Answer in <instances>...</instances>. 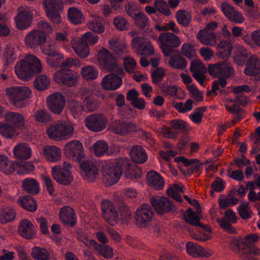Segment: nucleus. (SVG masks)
<instances>
[{
  "instance_id": "22",
  "label": "nucleus",
  "mask_w": 260,
  "mask_h": 260,
  "mask_svg": "<svg viewBox=\"0 0 260 260\" xmlns=\"http://www.w3.org/2000/svg\"><path fill=\"white\" fill-rule=\"evenodd\" d=\"M85 122L88 129L94 132H100L105 127L106 119L102 115H92L86 118Z\"/></svg>"
},
{
  "instance_id": "20",
  "label": "nucleus",
  "mask_w": 260,
  "mask_h": 260,
  "mask_svg": "<svg viewBox=\"0 0 260 260\" xmlns=\"http://www.w3.org/2000/svg\"><path fill=\"white\" fill-rule=\"evenodd\" d=\"M94 94L92 89H85L82 93L85 111L91 112L96 110L100 105L99 101L93 97Z\"/></svg>"
},
{
  "instance_id": "16",
  "label": "nucleus",
  "mask_w": 260,
  "mask_h": 260,
  "mask_svg": "<svg viewBox=\"0 0 260 260\" xmlns=\"http://www.w3.org/2000/svg\"><path fill=\"white\" fill-rule=\"evenodd\" d=\"M208 71L210 75L214 77H229L234 74L233 68L226 62L211 64L208 67Z\"/></svg>"
},
{
  "instance_id": "34",
  "label": "nucleus",
  "mask_w": 260,
  "mask_h": 260,
  "mask_svg": "<svg viewBox=\"0 0 260 260\" xmlns=\"http://www.w3.org/2000/svg\"><path fill=\"white\" fill-rule=\"evenodd\" d=\"M72 47L78 56L81 58L87 57L90 53L89 46L79 39H74L71 42Z\"/></svg>"
},
{
  "instance_id": "12",
  "label": "nucleus",
  "mask_w": 260,
  "mask_h": 260,
  "mask_svg": "<svg viewBox=\"0 0 260 260\" xmlns=\"http://www.w3.org/2000/svg\"><path fill=\"white\" fill-rule=\"evenodd\" d=\"M151 203L155 211L159 214L176 211V207L167 198L155 197L151 200Z\"/></svg>"
},
{
  "instance_id": "60",
  "label": "nucleus",
  "mask_w": 260,
  "mask_h": 260,
  "mask_svg": "<svg viewBox=\"0 0 260 260\" xmlns=\"http://www.w3.org/2000/svg\"><path fill=\"white\" fill-rule=\"evenodd\" d=\"M181 53L189 59H192L196 56V51L194 47L190 43H184L181 48Z\"/></svg>"
},
{
  "instance_id": "41",
  "label": "nucleus",
  "mask_w": 260,
  "mask_h": 260,
  "mask_svg": "<svg viewBox=\"0 0 260 260\" xmlns=\"http://www.w3.org/2000/svg\"><path fill=\"white\" fill-rule=\"evenodd\" d=\"M17 203L25 209L34 212L37 209V205L36 201L30 196H26L19 198Z\"/></svg>"
},
{
  "instance_id": "13",
  "label": "nucleus",
  "mask_w": 260,
  "mask_h": 260,
  "mask_svg": "<svg viewBox=\"0 0 260 260\" xmlns=\"http://www.w3.org/2000/svg\"><path fill=\"white\" fill-rule=\"evenodd\" d=\"M258 240V237L255 234L246 236L240 239H234L231 242V247L235 251H238L241 249L246 250V252L251 248L255 243Z\"/></svg>"
},
{
  "instance_id": "50",
  "label": "nucleus",
  "mask_w": 260,
  "mask_h": 260,
  "mask_svg": "<svg viewBox=\"0 0 260 260\" xmlns=\"http://www.w3.org/2000/svg\"><path fill=\"white\" fill-rule=\"evenodd\" d=\"M50 255L48 250L37 246L34 247L31 252V256L36 260H49Z\"/></svg>"
},
{
  "instance_id": "5",
  "label": "nucleus",
  "mask_w": 260,
  "mask_h": 260,
  "mask_svg": "<svg viewBox=\"0 0 260 260\" xmlns=\"http://www.w3.org/2000/svg\"><path fill=\"white\" fill-rule=\"evenodd\" d=\"M159 46L165 56L172 54V48L179 47L181 43L180 38L171 32H162L156 40Z\"/></svg>"
},
{
  "instance_id": "48",
  "label": "nucleus",
  "mask_w": 260,
  "mask_h": 260,
  "mask_svg": "<svg viewBox=\"0 0 260 260\" xmlns=\"http://www.w3.org/2000/svg\"><path fill=\"white\" fill-rule=\"evenodd\" d=\"M168 63L171 67L179 70L184 69L187 64L186 59L180 55L172 56Z\"/></svg>"
},
{
  "instance_id": "3",
  "label": "nucleus",
  "mask_w": 260,
  "mask_h": 260,
  "mask_svg": "<svg viewBox=\"0 0 260 260\" xmlns=\"http://www.w3.org/2000/svg\"><path fill=\"white\" fill-rule=\"evenodd\" d=\"M74 133L72 123L60 120L51 124L46 129L48 137L53 140L63 141L72 138Z\"/></svg>"
},
{
  "instance_id": "30",
  "label": "nucleus",
  "mask_w": 260,
  "mask_h": 260,
  "mask_svg": "<svg viewBox=\"0 0 260 260\" xmlns=\"http://www.w3.org/2000/svg\"><path fill=\"white\" fill-rule=\"evenodd\" d=\"M197 38L202 44L211 46H215L217 41L214 33L206 29L200 30L197 35Z\"/></svg>"
},
{
  "instance_id": "10",
  "label": "nucleus",
  "mask_w": 260,
  "mask_h": 260,
  "mask_svg": "<svg viewBox=\"0 0 260 260\" xmlns=\"http://www.w3.org/2000/svg\"><path fill=\"white\" fill-rule=\"evenodd\" d=\"M132 45L138 54L151 55L154 53L153 46L146 38L140 37L134 38L132 40Z\"/></svg>"
},
{
  "instance_id": "63",
  "label": "nucleus",
  "mask_w": 260,
  "mask_h": 260,
  "mask_svg": "<svg viewBox=\"0 0 260 260\" xmlns=\"http://www.w3.org/2000/svg\"><path fill=\"white\" fill-rule=\"evenodd\" d=\"M170 124L174 129L183 133L186 132L189 129L188 124L180 119H174L170 121Z\"/></svg>"
},
{
  "instance_id": "26",
  "label": "nucleus",
  "mask_w": 260,
  "mask_h": 260,
  "mask_svg": "<svg viewBox=\"0 0 260 260\" xmlns=\"http://www.w3.org/2000/svg\"><path fill=\"white\" fill-rule=\"evenodd\" d=\"M122 83L121 78L114 74L105 76L101 82L103 88L108 90H114L119 88Z\"/></svg>"
},
{
  "instance_id": "24",
  "label": "nucleus",
  "mask_w": 260,
  "mask_h": 260,
  "mask_svg": "<svg viewBox=\"0 0 260 260\" xmlns=\"http://www.w3.org/2000/svg\"><path fill=\"white\" fill-rule=\"evenodd\" d=\"M221 8L224 14L230 21L237 23H241L244 21L242 15L229 3L223 2L221 5Z\"/></svg>"
},
{
  "instance_id": "62",
  "label": "nucleus",
  "mask_w": 260,
  "mask_h": 260,
  "mask_svg": "<svg viewBox=\"0 0 260 260\" xmlns=\"http://www.w3.org/2000/svg\"><path fill=\"white\" fill-rule=\"evenodd\" d=\"M154 5L156 9L162 14L166 16L171 15V11L168 7V4L164 0H156Z\"/></svg>"
},
{
  "instance_id": "32",
  "label": "nucleus",
  "mask_w": 260,
  "mask_h": 260,
  "mask_svg": "<svg viewBox=\"0 0 260 260\" xmlns=\"http://www.w3.org/2000/svg\"><path fill=\"white\" fill-rule=\"evenodd\" d=\"M18 161H13L4 155H0V170L6 174H10L16 171Z\"/></svg>"
},
{
  "instance_id": "15",
  "label": "nucleus",
  "mask_w": 260,
  "mask_h": 260,
  "mask_svg": "<svg viewBox=\"0 0 260 260\" xmlns=\"http://www.w3.org/2000/svg\"><path fill=\"white\" fill-rule=\"evenodd\" d=\"M53 46L49 45L42 48L44 54L47 56L46 61L48 66L51 68H57L63 60V55L52 48Z\"/></svg>"
},
{
  "instance_id": "18",
  "label": "nucleus",
  "mask_w": 260,
  "mask_h": 260,
  "mask_svg": "<svg viewBox=\"0 0 260 260\" xmlns=\"http://www.w3.org/2000/svg\"><path fill=\"white\" fill-rule=\"evenodd\" d=\"M52 175L59 183L63 185L69 184L73 181V176L70 170L61 169L60 166L57 165L52 168Z\"/></svg>"
},
{
  "instance_id": "8",
  "label": "nucleus",
  "mask_w": 260,
  "mask_h": 260,
  "mask_svg": "<svg viewBox=\"0 0 260 260\" xmlns=\"http://www.w3.org/2000/svg\"><path fill=\"white\" fill-rule=\"evenodd\" d=\"M101 207L106 221L113 226L117 224L120 218L113 203L109 200H104L102 203Z\"/></svg>"
},
{
  "instance_id": "51",
  "label": "nucleus",
  "mask_w": 260,
  "mask_h": 260,
  "mask_svg": "<svg viewBox=\"0 0 260 260\" xmlns=\"http://www.w3.org/2000/svg\"><path fill=\"white\" fill-rule=\"evenodd\" d=\"M237 210L240 217L243 219L252 217L253 213L248 202H243L237 207Z\"/></svg>"
},
{
  "instance_id": "19",
  "label": "nucleus",
  "mask_w": 260,
  "mask_h": 260,
  "mask_svg": "<svg viewBox=\"0 0 260 260\" xmlns=\"http://www.w3.org/2000/svg\"><path fill=\"white\" fill-rule=\"evenodd\" d=\"M80 167L82 170V176L85 180L89 182L95 180L98 176V169L93 161L88 160L81 161Z\"/></svg>"
},
{
  "instance_id": "52",
  "label": "nucleus",
  "mask_w": 260,
  "mask_h": 260,
  "mask_svg": "<svg viewBox=\"0 0 260 260\" xmlns=\"http://www.w3.org/2000/svg\"><path fill=\"white\" fill-rule=\"evenodd\" d=\"M219 55L223 58L229 57L232 51V45L226 41H221L216 46Z\"/></svg>"
},
{
  "instance_id": "28",
  "label": "nucleus",
  "mask_w": 260,
  "mask_h": 260,
  "mask_svg": "<svg viewBox=\"0 0 260 260\" xmlns=\"http://www.w3.org/2000/svg\"><path fill=\"white\" fill-rule=\"evenodd\" d=\"M13 153L15 158L27 159L31 155V150L28 144L25 143H21L15 146L13 150Z\"/></svg>"
},
{
  "instance_id": "2",
  "label": "nucleus",
  "mask_w": 260,
  "mask_h": 260,
  "mask_svg": "<svg viewBox=\"0 0 260 260\" xmlns=\"http://www.w3.org/2000/svg\"><path fill=\"white\" fill-rule=\"evenodd\" d=\"M128 167V159L125 158L106 163L102 170L103 182L107 186L116 183L122 175L123 168Z\"/></svg>"
},
{
  "instance_id": "33",
  "label": "nucleus",
  "mask_w": 260,
  "mask_h": 260,
  "mask_svg": "<svg viewBox=\"0 0 260 260\" xmlns=\"http://www.w3.org/2000/svg\"><path fill=\"white\" fill-rule=\"evenodd\" d=\"M32 19L31 14L27 10L19 12L15 18L17 27L20 29H24L30 26Z\"/></svg>"
},
{
  "instance_id": "58",
  "label": "nucleus",
  "mask_w": 260,
  "mask_h": 260,
  "mask_svg": "<svg viewBox=\"0 0 260 260\" xmlns=\"http://www.w3.org/2000/svg\"><path fill=\"white\" fill-rule=\"evenodd\" d=\"M79 39L81 40V41L83 42L84 44H86L88 46L96 44L99 41V37L98 35L90 31H87Z\"/></svg>"
},
{
  "instance_id": "4",
  "label": "nucleus",
  "mask_w": 260,
  "mask_h": 260,
  "mask_svg": "<svg viewBox=\"0 0 260 260\" xmlns=\"http://www.w3.org/2000/svg\"><path fill=\"white\" fill-rule=\"evenodd\" d=\"M5 92L8 101L18 108L24 107V101L30 98L32 95L30 88L26 86H11L7 88Z\"/></svg>"
},
{
  "instance_id": "44",
  "label": "nucleus",
  "mask_w": 260,
  "mask_h": 260,
  "mask_svg": "<svg viewBox=\"0 0 260 260\" xmlns=\"http://www.w3.org/2000/svg\"><path fill=\"white\" fill-rule=\"evenodd\" d=\"M22 187L27 192L35 194L40 191V186L37 181L31 178H27L22 182Z\"/></svg>"
},
{
  "instance_id": "21",
  "label": "nucleus",
  "mask_w": 260,
  "mask_h": 260,
  "mask_svg": "<svg viewBox=\"0 0 260 260\" xmlns=\"http://www.w3.org/2000/svg\"><path fill=\"white\" fill-rule=\"evenodd\" d=\"M37 232L36 227L29 219H24L20 222L18 233L23 238H34L36 235Z\"/></svg>"
},
{
  "instance_id": "6",
  "label": "nucleus",
  "mask_w": 260,
  "mask_h": 260,
  "mask_svg": "<svg viewBox=\"0 0 260 260\" xmlns=\"http://www.w3.org/2000/svg\"><path fill=\"white\" fill-rule=\"evenodd\" d=\"M79 77L74 71L61 69L54 73L53 80L57 83L72 87L77 83Z\"/></svg>"
},
{
  "instance_id": "61",
  "label": "nucleus",
  "mask_w": 260,
  "mask_h": 260,
  "mask_svg": "<svg viewBox=\"0 0 260 260\" xmlns=\"http://www.w3.org/2000/svg\"><path fill=\"white\" fill-rule=\"evenodd\" d=\"M192 103L193 102L191 100H187L184 104L182 102L174 104V107L180 113H185L192 109Z\"/></svg>"
},
{
  "instance_id": "36",
  "label": "nucleus",
  "mask_w": 260,
  "mask_h": 260,
  "mask_svg": "<svg viewBox=\"0 0 260 260\" xmlns=\"http://www.w3.org/2000/svg\"><path fill=\"white\" fill-rule=\"evenodd\" d=\"M59 218L66 224L73 225L76 222L74 211L71 207L69 206L64 207L60 210Z\"/></svg>"
},
{
  "instance_id": "9",
  "label": "nucleus",
  "mask_w": 260,
  "mask_h": 260,
  "mask_svg": "<svg viewBox=\"0 0 260 260\" xmlns=\"http://www.w3.org/2000/svg\"><path fill=\"white\" fill-rule=\"evenodd\" d=\"M47 40V36L43 31L33 29L28 32L24 38L25 45L30 49H35L42 46Z\"/></svg>"
},
{
  "instance_id": "40",
  "label": "nucleus",
  "mask_w": 260,
  "mask_h": 260,
  "mask_svg": "<svg viewBox=\"0 0 260 260\" xmlns=\"http://www.w3.org/2000/svg\"><path fill=\"white\" fill-rule=\"evenodd\" d=\"M16 216L14 210L10 206H3L0 208V221L6 223L13 220Z\"/></svg>"
},
{
  "instance_id": "27",
  "label": "nucleus",
  "mask_w": 260,
  "mask_h": 260,
  "mask_svg": "<svg viewBox=\"0 0 260 260\" xmlns=\"http://www.w3.org/2000/svg\"><path fill=\"white\" fill-rule=\"evenodd\" d=\"M110 49L112 50L117 56L127 52L126 42L117 37H113L108 41Z\"/></svg>"
},
{
  "instance_id": "37",
  "label": "nucleus",
  "mask_w": 260,
  "mask_h": 260,
  "mask_svg": "<svg viewBox=\"0 0 260 260\" xmlns=\"http://www.w3.org/2000/svg\"><path fill=\"white\" fill-rule=\"evenodd\" d=\"M201 210L194 212L191 209H188L184 213V218L185 221L194 226L204 227V225L200 222L201 218Z\"/></svg>"
},
{
  "instance_id": "57",
  "label": "nucleus",
  "mask_w": 260,
  "mask_h": 260,
  "mask_svg": "<svg viewBox=\"0 0 260 260\" xmlns=\"http://www.w3.org/2000/svg\"><path fill=\"white\" fill-rule=\"evenodd\" d=\"M93 248L100 254L106 258H111L113 255V250L108 246L100 245L96 242Z\"/></svg>"
},
{
  "instance_id": "23",
  "label": "nucleus",
  "mask_w": 260,
  "mask_h": 260,
  "mask_svg": "<svg viewBox=\"0 0 260 260\" xmlns=\"http://www.w3.org/2000/svg\"><path fill=\"white\" fill-rule=\"evenodd\" d=\"M44 157L49 161L56 162L60 160L62 152L60 148L54 145H46L42 148Z\"/></svg>"
},
{
  "instance_id": "31",
  "label": "nucleus",
  "mask_w": 260,
  "mask_h": 260,
  "mask_svg": "<svg viewBox=\"0 0 260 260\" xmlns=\"http://www.w3.org/2000/svg\"><path fill=\"white\" fill-rule=\"evenodd\" d=\"M146 179L148 184L156 190H161L164 187L162 178L155 171H149L147 173Z\"/></svg>"
},
{
  "instance_id": "43",
  "label": "nucleus",
  "mask_w": 260,
  "mask_h": 260,
  "mask_svg": "<svg viewBox=\"0 0 260 260\" xmlns=\"http://www.w3.org/2000/svg\"><path fill=\"white\" fill-rule=\"evenodd\" d=\"M4 122H0V134L3 137L9 139L17 136L18 133L16 128Z\"/></svg>"
},
{
  "instance_id": "45",
  "label": "nucleus",
  "mask_w": 260,
  "mask_h": 260,
  "mask_svg": "<svg viewBox=\"0 0 260 260\" xmlns=\"http://www.w3.org/2000/svg\"><path fill=\"white\" fill-rule=\"evenodd\" d=\"M183 192L184 187L181 183L171 184L167 190V194L178 202L182 201L179 192Z\"/></svg>"
},
{
  "instance_id": "47",
  "label": "nucleus",
  "mask_w": 260,
  "mask_h": 260,
  "mask_svg": "<svg viewBox=\"0 0 260 260\" xmlns=\"http://www.w3.org/2000/svg\"><path fill=\"white\" fill-rule=\"evenodd\" d=\"M81 74L84 79L89 81L95 79L98 76L99 72L94 67L89 65L81 69Z\"/></svg>"
},
{
  "instance_id": "56",
  "label": "nucleus",
  "mask_w": 260,
  "mask_h": 260,
  "mask_svg": "<svg viewBox=\"0 0 260 260\" xmlns=\"http://www.w3.org/2000/svg\"><path fill=\"white\" fill-rule=\"evenodd\" d=\"M35 120L42 124H46L51 120L50 114L46 110H40L34 115Z\"/></svg>"
},
{
  "instance_id": "49",
  "label": "nucleus",
  "mask_w": 260,
  "mask_h": 260,
  "mask_svg": "<svg viewBox=\"0 0 260 260\" xmlns=\"http://www.w3.org/2000/svg\"><path fill=\"white\" fill-rule=\"evenodd\" d=\"M50 78L44 74L37 76L34 81V87L39 90L46 89L50 85Z\"/></svg>"
},
{
  "instance_id": "7",
  "label": "nucleus",
  "mask_w": 260,
  "mask_h": 260,
  "mask_svg": "<svg viewBox=\"0 0 260 260\" xmlns=\"http://www.w3.org/2000/svg\"><path fill=\"white\" fill-rule=\"evenodd\" d=\"M97 59L101 66L109 71H114L120 70L116 63L113 55L106 49L103 48L99 51L97 55Z\"/></svg>"
},
{
  "instance_id": "59",
  "label": "nucleus",
  "mask_w": 260,
  "mask_h": 260,
  "mask_svg": "<svg viewBox=\"0 0 260 260\" xmlns=\"http://www.w3.org/2000/svg\"><path fill=\"white\" fill-rule=\"evenodd\" d=\"M70 109L74 117H78L85 111V108L81 104L76 101H72L70 103Z\"/></svg>"
},
{
  "instance_id": "54",
  "label": "nucleus",
  "mask_w": 260,
  "mask_h": 260,
  "mask_svg": "<svg viewBox=\"0 0 260 260\" xmlns=\"http://www.w3.org/2000/svg\"><path fill=\"white\" fill-rule=\"evenodd\" d=\"M17 49L12 45L7 46L6 50L4 54L6 64H12L16 60L17 57Z\"/></svg>"
},
{
  "instance_id": "39",
  "label": "nucleus",
  "mask_w": 260,
  "mask_h": 260,
  "mask_svg": "<svg viewBox=\"0 0 260 260\" xmlns=\"http://www.w3.org/2000/svg\"><path fill=\"white\" fill-rule=\"evenodd\" d=\"M257 58L252 56L249 59L244 70V73L248 76H258L260 78V68L258 66Z\"/></svg>"
},
{
  "instance_id": "64",
  "label": "nucleus",
  "mask_w": 260,
  "mask_h": 260,
  "mask_svg": "<svg viewBox=\"0 0 260 260\" xmlns=\"http://www.w3.org/2000/svg\"><path fill=\"white\" fill-rule=\"evenodd\" d=\"M133 19L136 25L140 28L145 27L148 23V18L143 13H139L135 15Z\"/></svg>"
},
{
  "instance_id": "46",
  "label": "nucleus",
  "mask_w": 260,
  "mask_h": 260,
  "mask_svg": "<svg viewBox=\"0 0 260 260\" xmlns=\"http://www.w3.org/2000/svg\"><path fill=\"white\" fill-rule=\"evenodd\" d=\"M112 128L114 133L121 135H125L127 132L135 129L132 124L122 123L120 121L113 123Z\"/></svg>"
},
{
  "instance_id": "53",
  "label": "nucleus",
  "mask_w": 260,
  "mask_h": 260,
  "mask_svg": "<svg viewBox=\"0 0 260 260\" xmlns=\"http://www.w3.org/2000/svg\"><path fill=\"white\" fill-rule=\"evenodd\" d=\"M176 18L178 23L184 27L187 26L191 20L190 13L185 10L178 11L176 13Z\"/></svg>"
},
{
  "instance_id": "11",
  "label": "nucleus",
  "mask_w": 260,
  "mask_h": 260,
  "mask_svg": "<svg viewBox=\"0 0 260 260\" xmlns=\"http://www.w3.org/2000/svg\"><path fill=\"white\" fill-rule=\"evenodd\" d=\"M153 211L149 205H143L136 212L135 220L140 228L146 227L152 220Z\"/></svg>"
},
{
  "instance_id": "25",
  "label": "nucleus",
  "mask_w": 260,
  "mask_h": 260,
  "mask_svg": "<svg viewBox=\"0 0 260 260\" xmlns=\"http://www.w3.org/2000/svg\"><path fill=\"white\" fill-rule=\"evenodd\" d=\"M5 121L17 129H22L25 125V120L20 113L9 111L5 116Z\"/></svg>"
},
{
  "instance_id": "35",
  "label": "nucleus",
  "mask_w": 260,
  "mask_h": 260,
  "mask_svg": "<svg viewBox=\"0 0 260 260\" xmlns=\"http://www.w3.org/2000/svg\"><path fill=\"white\" fill-rule=\"evenodd\" d=\"M90 20L87 24L89 29L98 34H102L105 31V26L103 24L102 18L96 14H90Z\"/></svg>"
},
{
  "instance_id": "55",
  "label": "nucleus",
  "mask_w": 260,
  "mask_h": 260,
  "mask_svg": "<svg viewBox=\"0 0 260 260\" xmlns=\"http://www.w3.org/2000/svg\"><path fill=\"white\" fill-rule=\"evenodd\" d=\"M93 148L94 153L96 156H102L108 153L109 147L105 141L100 140L94 144Z\"/></svg>"
},
{
  "instance_id": "42",
  "label": "nucleus",
  "mask_w": 260,
  "mask_h": 260,
  "mask_svg": "<svg viewBox=\"0 0 260 260\" xmlns=\"http://www.w3.org/2000/svg\"><path fill=\"white\" fill-rule=\"evenodd\" d=\"M68 17L70 21L75 24L82 23L84 21V17L81 11L75 7L68 9Z\"/></svg>"
},
{
  "instance_id": "1",
  "label": "nucleus",
  "mask_w": 260,
  "mask_h": 260,
  "mask_svg": "<svg viewBox=\"0 0 260 260\" xmlns=\"http://www.w3.org/2000/svg\"><path fill=\"white\" fill-rule=\"evenodd\" d=\"M43 69L40 59L34 54H28L17 62L15 72L19 79L27 81L35 74L41 73Z\"/></svg>"
},
{
  "instance_id": "17",
  "label": "nucleus",
  "mask_w": 260,
  "mask_h": 260,
  "mask_svg": "<svg viewBox=\"0 0 260 260\" xmlns=\"http://www.w3.org/2000/svg\"><path fill=\"white\" fill-rule=\"evenodd\" d=\"M226 109L231 113L235 115L231 122H227L222 125L223 129L230 127L242 119L244 115L242 112L241 109L238 106L237 102L232 99H228L225 103Z\"/></svg>"
},
{
  "instance_id": "14",
  "label": "nucleus",
  "mask_w": 260,
  "mask_h": 260,
  "mask_svg": "<svg viewBox=\"0 0 260 260\" xmlns=\"http://www.w3.org/2000/svg\"><path fill=\"white\" fill-rule=\"evenodd\" d=\"M46 101L49 109L55 114H59L64 108V98L59 92L50 94L47 97Z\"/></svg>"
},
{
  "instance_id": "29",
  "label": "nucleus",
  "mask_w": 260,
  "mask_h": 260,
  "mask_svg": "<svg viewBox=\"0 0 260 260\" xmlns=\"http://www.w3.org/2000/svg\"><path fill=\"white\" fill-rule=\"evenodd\" d=\"M64 152L70 157L79 156L82 154L83 148L78 140L68 142L64 146Z\"/></svg>"
},
{
  "instance_id": "38",
  "label": "nucleus",
  "mask_w": 260,
  "mask_h": 260,
  "mask_svg": "<svg viewBox=\"0 0 260 260\" xmlns=\"http://www.w3.org/2000/svg\"><path fill=\"white\" fill-rule=\"evenodd\" d=\"M130 155L132 159L137 163H143L147 159L145 149L140 146H135L131 150Z\"/></svg>"
}]
</instances>
